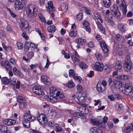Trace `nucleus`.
<instances>
[{
    "instance_id": "obj_12",
    "label": "nucleus",
    "mask_w": 133,
    "mask_h": 133,
    "mask_svg": "<svg viewBox=\"0 0 133 133\" xmlns=\"http://www.w3.org/2000/svg\"><path fill=\"white\" fill-rule=\"evenodd\" d=\"M100 45L104 53H107L108 49L107 48V45L105 42L103 41H101L100 42Z\"/></svg>"
},
{
    "instance_id": "obj_14",
    "label": "nucleus",
    "mask_w": 133,
    "mask_h": 133,
    "mask_svg": "<svg viewBox=\"0 0 133 133\" xmlns=\"http://www.w3.org/2000/svg\"><path fill=\"white\" fill-rule=\"evenodd\" d=\"M122 2V4H121V6L122 8V9L123 12V14L124 15H126L127 10V5L125 3L124 0H121Z\"/></svg>"
},
{
    "instance_id": "obj_33",
    "label": "nucleus",
    "mask_w": 133,
    "mask_h": 133,
    "mask_svg": "<svg viewBox=\"0 0 133 133\" xmlns=\"http://www.w3.org/2000/svg\"><path fill=\"white\" fill-rule=\"evenodd\" d=\"M31 122L30 120H24L23 123L24 126L26 128H29L30 126V123Z\"/></svg>"
},
{
    "instance_id": "obj_16",
    "label": "nucleus",
    "mask_w": 133,
    "mask_h": 133,
    "mask_svg": "<svg viewBox=\"0 0 133 133\" xmlns=\"http://www.w3.org/2000/svg\"><path fill=\"white\" fill-rule=\"evenodd\" d=\"M41 81L45 84L49 85L50 84V81H49V79L48 77L45 75H43L41 76Z\"/></svg>"
},
{
    "instance_id": "obj_62",
    "label": "nucleus",
    "mask_w": 133,
    "mask_h": 133,
    "mask_svg": "<svg viewBox=\"0 0 133 133\" xmlns=\"http://www.w3.org/2000/svg\"><path fill=\"white\" fill-rule=\"evenodd\" d=\"M22 36L26 39H28V35L26 34L25 32H23L22 34Z\"/></svg>"
},
{
    "instance_id": "obj_36",
    "label": "nucleus",
    "mask_w": 133,
    "mask_h": 133,
    "mask_svg": "<svg viewBox=\"0 0 133 133\" xmlns=\"http://www.w3.org/2000/svg\"><path fill=\"white\" fill-rule=\"evenodd\" d=\"M61 7L62 10L64 12H66L67 11L68 7L67 5L65 3H62L61 5Z\"/></svg>"
},
{
    "instance_id": "obj_48",
    "label": "nucleus",
    "mask_w": 133,
    "mask_h": 133,
    "mask_svg": "<svg viewBox=\"0 0 133 133\" xmlns=\"http://www.w3.org/2000/svg\"><path fill=\"white\" fill-rule=\"evenodd\" d=\"M77 35V33L74 31H71L69 33V36L71 37L75 36Z\"/></svg>"
},
{
    "instance_id": "obj_26",
    "label": "nucleus",
    "mask_w": 133,
    "mask_h": 133,
    "mask_svg": "<svg viewBox=\"0 0 133 133\" xmlns=\"http://www.w3.org/2000/svg\"><path fill=\"white\" fill-rule=\"evenodd\" d=\"M49 91L51 96H55L58 91L56 90L55 87H51Z\"/></svg>"
},
{
    "instance_id": "obj_49",
    "label": "nucleus",
    "mask_w": 133,
    "mask_h": 133,
    "mask_svg": "<svg viewBox=\"0 0 133 133\" xmlns=\"http://www.w3.org/2000/svg\"><path fill=\"white\" fill-rule=\"evenodd\" d=\"M97 128L96 127H93L90 129V133H96Z\"/></svg>"
},
{
    "instance_id": "obj_11",
    "label": "nucleus",
    "mask_w": 133,
    "mask_h": 133,
    "mask_svg": "<svg viewBox=\"0 0 133 133\" xmlns=\"http://www.w3.org/2000/svg\"><path fill=\"white\" fill-rule=\"evenodd\" d=\"M35 46L34 43L31 42H26L24 45V50L26 52H28L29 48L31 47L32 49Z\"/></svg>"
},
{
    "instance_id": "obj_63",
    "label": "nucleus",
    "mask_w": 133,
    "mask_h": 133,
    "mask_svg": "<svg viewBox=\"0 0 133 133\" xmlns=\"http://www.w3.org/2000/svg\"><path fill=\"white\" fill-rule=\"evenodd\" d=\"M94 45V43L93 42H90L88 44V46L91 48L93 47Z\"/></svg>"
},
{
    "instance_id": "obj_1",
    "label": "nucleus",
    "mask_w": 133,
    "mask_h": 133,
    "mask_svg": "<svg viewBox=\"0 0 133 133\" xmlns=\"http://www.w3.org/2000/svg\"><path fill=\"white\" fill-rule=\"evenodd\" d=\"M38 8L34 4H30L28 5L26 8V14L29 17L33 18L37 15Z\"/></svg>"
},
{
    "instance_id": "obj_17",
    "label": "nucleus",
    "mask_w": 133,
    "mask_h": 133,
    "mask_svg": "<svg viewBox=\"0 0 133 133\" xmlns=\"http://www.w3.org/2000/svg\"><path fill=\"white\" fill-rule=\"evenodd\" d=\"M42 119V120L41 122V124L44 126L46 125L48 122V119L47 117L44 115H42L40 117Z\"/></svg>"
},
{
    "instance_id": "obj_64",
    "label": "nucleus",
    "mask_w": 133,
    "mask_h": 133,
    "mask_svg": "<svg viewBox=\"0 0 133 133\" xmlns=\"http://www.w3.org/2000/svg\"><path fill=\"white\" fill-rule=\"evenodd\" d=\"M77 89L78 91H80L82 90V87L81 85H78L77 86Z\"/></svg>"
},
{
    "instance_id": "obj_30",
    "label": "nucleus",
    "mask_w": 133,
    "mask_h": 133,
    "mask_svg": "<svg viewBox=\"0 0 133 133\" xmlns=\"http://www.w3.org/2000/svg\"><path fill=\"white\" fill-rule=\"evenodd\" d=\"M1 80L3 83L5 85L8 84L9 83V79L6 77H2Z\"/></svg>"
},
{
    "instance_id": "obj_20",
    "label": "nucleus",
    "mask_w": 133,
    "mask_h": 133,
    "mask_svg": "<svg viewBox=\"0 0 133 133\" xmlns=\"http://www.w3.org/2000/svg\"><path fill=\"white\" fill-rule=\"evenodd\" d=\"M48 9V11L50 12L54 10V7L53 6V3L51 1L48 2V6H46Z\"/></svg>"
},
{
    "instance_id": "obj_21",
    "label": "nucleus",
    "mask_w": 133,
    "mask_h": 133,
    "mask_svg": "<svg viewBox=\"0 0 133 133\" xmlns=\"http://www.w3.org/2000/svg\"><path fill=\"white\" fill-rule=\"evenodd\" d=\"M28 26V22L27 21L22 20L19 24V26L21 29L26 27L27 28Z\"/></svg>"
},
{
    "instance_id": "obj_4",
    "label": "nucleus",
    "mask_w": 133,
    "mask_h": 133,
    "mask_svg": "<svg viewBox=\"0 0 133 133\" xmlns=\"http://www.w3.org/2000/svg\"><path fill=\"white\" fill-rule=\"evenodd\" d=\"M124 92L123 91L124 94L126 95H131L133 93V87L130 84L126 83L125 85Z\"/></svg>"
},
{
    "instance_id": "obj_31",
    "label": "nucleus",
    "mask_w": 133,
    "mask_h": 133,
    "mask_svg": "<svg viewBox=\"0 0 133 133\" xmlns=\"http://www.w3.org/2000/svg\"><path fill=\"white\" fill-rule=\"evenodd\" d=\"M66 86L69 88H72L75 87V84L73 81L71 80L67 83Z\"/></svg>"
},
{
    "instance_id": "obj_28",
    "label": "nucleus",
    "mask_w": 133,
    "mask_h": 133,
    "mask_svg": "<svg viewBox=\"0 0 133 133\" xmlns=\"http://www.w3.org/2000/svg\"><path fill=\"white\" fill-rule=\"evenodd\" d=\"M115 81V82H113L114 85L116 88L118 89H120L122 87V84L120 82Z\"/></svg>"
},
{
    "instance_id": "obj_39",
    "label": "nucleus",
    "mask_w": 133,
    "mask_h": 133,
    "mask_svg": "<svg viewBox=\"0 0 133 133\" xmlns=\"http://www.w3.org/2000/svg\"><path fill=\"white\" fill-rule=\"evenodd\" d=\"M124 130L125 132L128 133L130 132L132 130V129L131 126H129L126 127Z\"/></svg>"
},
{
    "instance_id": "obj_41",
    "label": "nucleus",
    "mask_w": 133,
    "mask_h": 133,
    "mask_svg": "<svg viewBox=\"0 0 133 133\" xmlns=\"http://www.w3.org/2000/svg\"><path fill=\"white\" fill-rule=\"evenodd\" d=\"M10 83L12 85H15L16 82L14 78H10L9 79Z\"/></svg>"
},
{
    "instance_id": "obj_60",
    "label": "nucleus",
    "mask_w": 133,
    "mask_h": 133,
    "mask_svg": "<svg viewBox=\"0 0 133 133\" xmlns=\"http://www.w3.org/2000/svg\"><path fill=\"white\" fill-rule=\"evenodd\" d=\"M113 82H115V81H113L112 79L111 78H109L108 79V82L109 83V85H110L111 84L114 85Z\"/></svg>"
},
{
    "instance_id": "obj_57",
    "label": "nucleus",
    "mask_w": 133,
    "mask_h": 133,
    "mask_svg": "<svg viewBox=\"0 0 133 133\" xmlns=\"http://www.w3.org/2000/svg\"><path fill=\"white\" fill-rule=\"evenodd\" d=\"M110 72V69L109 68L107 67L104 70V73L105 74H107L109 73Z\"/></svg>"
},
{
    "instance_id": "obj_19",
    "label": "nucleus",
    "mask_w": 133,
    "mask_h": 133,
    "mask_svg": "<svg viewBox=\"0 0 133 133\" xmlns=\"http://www.w3.org/2000/svg\"><path fill=\"white\" fill-rule=\"evenodd\" d=\"M45 98L49 102L53 103L56 101V100L54 96H45Z\"/></svg>"
},
{
    "instance_id": "obj_6",
    "label": "nucleus",
    "mask_w": 133,
    "mask_h": 133,
    "mask_svg": "<svg viewBox=\"0 0 133 133\" xmlns=\"http://www.w3.org/2000/svg\"><path fill=\"white\" fill-rule=\"evenodd\" d=\"M79 95L77 96L76 97L78 101L77 103L79 104L82 105L81 103L87 99V96L85 93L82 92L79 93Z\"/></svg>"
},
{
    "instance_id": "obj_53",
    "label": "nucleus",
    "mask_w": 133,
    "mask_h": 133,
    "mask_svg": "<svg viewBox=\"0 0 133 133\" xmlns=\"http://www.w3.org/2000/svg\"><path fill=\"white\" fill-rule=\"evenodd\" d=\"M81 108H82L83 109H84V110H85L84 112H83L84 115H86L89 112V109L88 108H86L85 107H81Z\"/></svg>"
},
{
    "instance_id": "obj_10",
    "label": "nucleus",
    "mask_w": 133,
    "mask_h": 133,
    "mask_svg": "<svg viewBox=\"0 0 133 133\" xmlns=\"http://www.w3.org/2000/svg\"><path fill=\"white\" fill-rule=\"evenodd\" d=\"M71 56L74 63H75V62H78L79 61V57L76 51H75L74 52L72 53L71 54Z\"/></svg>"
},
{
    "instance_id": "obj_25",
    "label": "nucleus",
    "mask_w": 133,
    "mask_h": 133,
    "mask_svg": "<svg viewBox=\"0 0 133 133\" xmlns=\"http://www.w3.org/2000/svg\"><path fill=\"white\" fill-rule=\"evenodd\" d=\"M13 71L14 74L16 75L21 76L22 75V73L18 70L15 67H14L13 68Z\"/></svg>"
},
{
    "instance_id": "obj_13",
    "label": "nucleus",
    "mask_w": 133,
    "mask_h": 133,
    "mask_svg": "<svg viewBox=\"0 0 133 133\" xmlns=\"http://www.w3.org/2000/svg\"><path fill=\"white\" fill-rule=\"evenodd\" d=\"M16 122L15 120L11 119H6L3 121V123L7 125H13L15 124Z\"/></svg>"
},
{
    "instance_id": "obj_40",
    "label": "nucleus",
    "mask_w": 133,
    "mask_h": 133,
    "mask_svg": "<svg viewBox=\"0 0 133 133\" xmlns=\"http://www.w3.org/2000/svg\"><path fill=\"white\" fill-rule=\"evenodd\" d=\"M83 18V14L81 13H79L76 15V19L78 21H80Z\"/></svg>"
},
{
    "instance_id": "obj_15",
    "label": "nucleus",
    "mask_w": 133,
    "mask_h": 133,
    "mask_svg": "<svg viewBox=\"0 0 133 133\" xmlns=\"http://www.w3.org/2000/svg\"><path fill=\"white\" fill-rule=\"evenodd\" d=\"M82 24L84 27H85V29L86 31L90 32L91 29L89 27L90 24L88 21L86 20H84L82 23Z\"/></svg>"
},
{
    "instance_id": "obj_38",
    "label": "nucleus",
    "mask_w": 133,
    "mask_h": 133,
    "mask_svg": "<svg viewBox=\"0 0 133 133\" xmlns=\"http://www.w3.org/2000/svg\"><path fill=\"white\" fill-rule=\"evenodd\" d=\"M79 66L81 68L83 69H86L87 67V66L83 62H80L79 64Z\"/></svg>"
},
{
    "instance_id": "obj_59",
    "label": "nucleus",
    "mask_w": 133,
    "mask_h": 133,
    "mask_svg": "<svg viewBox=\"0 0 133 133\" xmlns=\"http://www.w3.org/2000/svg\"><path fill=\"white\" fill-rule=\"evenodd\" d=\"M107 124L108 127L110 128H112L113 127V124L111 122H108Z\"/></svg>"
},
{
    "instance_id": "obj_34",
    "label": "nucleus",
    "mask_w": 133,
    "mask_h": 133,
    "mask_svg": "<svg viewBox=\"0 0 133 133\" xmlns=\"http://www.w3.org/2000/svg\"><path fill=\"white\" fill-rule=\"evenodd\" d=\"M122 67L121 64L118 62L116 63L114 68L117 70H121Z\"/></svg>"
},
{
    "instance_id": "obj_45",
    "label": "nucleus",
    "mask_w": 133,
    "mask_h": 133,
    "mask_svg": "<svg viewBox=\"0 0 133 133\" xmlns=\"http://www.w3.org/2000/svg\"><path fill=\"white\" fill-rule=\"evenodd\" d=\"M115 98L117 99H121L122 96L121 95L117 93H115Z\"/></svg>"
},
{
    "instance_id": "obj_47",
    "label": "nucleus",
    "mask_w": 133,
    "mask_h": 133,
    "mask_svg": "<svg viewBox=\"0 0 133 133\" xmlns=\"http://www.w3.org/2000/svg\"><path fill=\"white\" fill-rule=\"evenodd\" d=\"M16 45L18 48L19 49H22L23 48V45L22 43L20 42H17L16 43Z\"/></svg>"
},
{
    "instance_id": "obj_44",
    "label": "nucleus",
    "mask_w": 133,
    "mask_h": 133,
    "mask_svg": "<svg viewBox=\"0 0 133 133\" xmlns=\"http://www.w3.org/2000/svg\"><path fill=\"white\" fill-rule=\"evenodd\" d=\"M122 36L119 34H117L115 36L116 39L119 42L121 41V40L122 39Z\"/></svg>"
},
{
    "instance_id": "obj_54",
    "label": "nucleus",
    "mask_w": 133,
    "mask_h": 133,
    "mask_svg": "<svg viewBox=\"0 0 133 133\" xmlns=\"http://www.w3.org/2000/svg\"><path fill=\"white\" fill-rule=\"evenodd\" d=\"M121 80H125L128 79V76L127 75H121Z\"/></svg>"
},
{
    "instance_id": "obj_5",
    "label": "nucleus",
    "mask_w": 133,
    "mask_h": 133,
    "mask_svg": "<svg viewBox=\"0 0 133 133\" xmlns=\"http://www.w3.org/2000/svg\"><path fill=\"white\" fill-rule=\"evenodd\" d=\"M111 14L113 16H115L117 18H119L121 16V13L119 11L118 8H115V5H114L110 9Z\"/></svg>"
},
{
    "instance_id": "obj_23",
    "label": "nucleus",
    "mask_w": 133,
    "mask_h": 133,
    "mask_svg": "<svg viewBox=\"0 0 133 133\" xmlns=\"http://www.w3.org/2000/svg\"><path fill=\"white\" fill-rule=\"evenodd\" d=\"M91 122L93 125L96 126L99 128H101L102 127V123L100 122H99L96 121L93 119H91Z\"/></svg>"
},
{
    "instance_id": "obj_24",
    "label": "nucleus",
    "mask_w": 133,
    "mask_h": 133,
    "mask_svg": "<svg viewBox=\"0 0 133 133\" xmlns=\"http://www.w3.org/2000/svg\"><path fill=\"white\" fill-rule=\"evenodd\" d=\"M4 64L7 70H12V67L8 61H5L4 62Z\"/></svg>"
},
{
    "instance_id": "obj_37",
    "label": "nucleus",
    "mask_w": 133,
    "mask_h": 133,
    "mask_svg": "<svg viewBox=\"0 0 133 133\" xmlns=\"http://www.w3.org/2000/svg\"><path fill=\"white\" fill-rule=\"evenodd\" d=\"M7 130V127L5 126L0 125L1 133H4Z\"/></svg>"
},
{
    "instance_id": "obj_8",
    "label": "nucleus",
    "mask_w": 133,
    "mask_h": 133,
    "mask_svg": "<svg viewBox=\"0 0 133 133\" xmlns=\"http://www.w3.org/2000/svg\"><path fill=\"white\" fill-rule=\"evenodd\" d=\"M32 90L33 92L38 95H42L44 94L43 91L41 90L40 87L38 86L34 87Z\"/></svg>"
},
{
    "instance_id": "obj_52",
    "label": "nucleus",
    "mask_w": 133,
    "mask_h": 133,
    "mask_svg": "<svg viewBox=\"0 0 133 133\" xmlns=\"http://www.w3.org/2000/svg\"><path fill=\"white\" fill-rule=\"evenodd\" d=\"M34 54L32 52L28 53L27 54V57L29 58H31L34 56Z\"/></svg>"
},
{
    "instance_id": "obj_51",
    "label": "nucleus",
    "mask_w": 133,
    "mask_h": 133,
    "mask_svg": "<svg viewBox=\"0 0 133 133\" xmlns=\"http://www.w3.org/2000/svg\"><path fill=\"white\" fill-rule=\"evenodd\" d=\"M85 12L87 14L89 15L91 14L90 10L88 8L86 7L84 8Z\"/></svg>"
},
{
    "instance_id": "obj_27",
    "label": "nucleus",
    "mask_w": 133,
    "mask_h": 133,
    "mask_svg": "<svg viewBox=\"0 0 133 133\" xmlns=\"http://www.w3.org/2000/svg\"><path fill=\"white\" fill-rule=\"evenodd\" d=\"M110 0H103V3L104 6L107 8L110 7Z\"/></svg>"
},
{
    "instance_id": "obj_29",
    "label": "nucleus",
    "mask_w": 133,
    "mask_h": 133,
    "mask_svg": "<svg viewBox=\"0 0 133 133\" xmlns=\"http://www.w3.org/2000/svg\"><path fill=\"white\" fill-rule=\"evenodd\" d=\"M76 41L77 43L82 45H83L85 44L86 42V41L85 39L80 38L76 39Z\"/></svg>"
},
{
    "instance_id": "obj_9",
    "label": "nucleus",
    "mask_w": 133,
    "mask_h": 133,
    "mask_svg": "<svg viewBox=\"0 0 133 133\" xmlns=\"http://www.w3.org/2000/svg\"><path fill=\"white\" fill-rule=\"evenodd\" d=\"M23 117L24 120H30L31 122L34 121L36 119L35 117L32 116L31 115L30 113H26L24 114Z\"/></svg>"
},
{
    "instance_id": "obj_22",
    "label": "nucleus",
    "mask_w": 133,
    "mask_h": 133,
    "mask_svg": "<svg viewBox=\"0 0 133 133\" xmlns=\"http://www.w3.org/2000/svg\"><path fill=\"white\" fill-rule=\"evenodd\" d=\"M55 96L56 100V101L58 99H63L64 97V94L59 91H58L57 93L56 94Z\"/></svg>"
},
{
    "instance_id": "obj_58",
    "label": "nucleus",
    "mask_w": 133,
    "mask_h": 133,
    "mask_svg": "<svg viewBox=\"0 0 133 133\" xmlns=\"http://www.w3.org/2000/svg\"><path fill=\"white\" fill-rule=\"evenodd\" d=\"M22 68L25 72H27L28 71L29 68L26 66H22Z\"/></svg>"
},
{
    "instance_id": "obj_32",
    "label": "nucleus",
    "mask_w": 133,
    "mask_h": 133,
    "mask_svg": "<svg viewBox=\"0 0 133 133\" xmlns=\"http://www.w3.org/2000/svg\"><path fill=\"white\" fill-rule=\"evenodd\" d=\"M55 30V27L54 25H50L48 28V32L52 33L54 32Z\"/></svg>"
},
{
    "instance_id": "obj_46",
    "label": "nucleus",
    "mask_w": 133,
    "mask_h": 133,
    "mask_svg": "<svg viewBox=\"0 0 133 133\" xmlns=\"http://www.w3.org/2000/svg\"><path fill=\"white\" fill-rule=\"evenodd\" d=\"M69 74L70 77L73 76L75 75V72L74 70L70 69L69 70Z\"/></svg>"
},
{
    "instance_id": "obj_42",
    "label": "nucleus",
    "mask_w": 133,
    "mask_h": 133,
    "mask_svg": "<svg viewBox=\"0 0 133 133\" xmlns=\"http://www.w3.org/2000/svg\"><path fill=\"white\" fill-rule=\"evenodd\" d=\"M118 28L119 30L122 32H123L124 31V27L123 24H119L118 25Z\"/></svg>"
},
{
    "instance_id": "obj_56",
    "label": "nucleus",
    "mask_w": 133,
    "mask_h": 133,
    "mask_svg": "<svg viewBox=\"0 0 133 133\" xmlns=\"http://www.w3.org/2000/svg\"><path fill=\"white\" fill-rule=\"evenodd\" d=\"M7 30L9 32H12L13 31L12 28L9 25H8L6 27Z\"/></svg>"
},
{
    "instance_id": "obj_55",
    "label": "nucleus",
    "mask_w": 133,
    "mask_h": 133,
    "mask_svg": "<svg viewBox=\"0 0 133 133\" xmlns=\"http://www.w3.org/2000/svg\"><path fill=\"white\" fill-rule=\"evenodd\" d=\"M5 37V35L2 30H0V38L2 39Z\"/></svg>"
},
{
    "instance_id": "obj_18",
    "label": "nucleus",
    "mask_w": 133,
    "mask_h": 133,
    "mask_svg": "<svg viewBox=\"0 0 133 133\" xmlns=\"http://www.w3.org/2000/svg\"><path fill=\"white\" fill-rule=\"evenodd\" d=\"M103 86L101 83H97L96 85V89L98 92H101L104 91L105 87Z\"/></svg>"
},
{
    "instance_id": "obj_2",
    "label": "nucleus",
    "mask_w": 133,
    "mask_h": 133,
    "mask_svg": "<svg viewBox=\"0 0 133 133\" xmlns=\"http://www.w3.org/2000/svg\"><path fill=\"white\" fill-rule=\"evenodd\" d=\"M125 69L127 71H129L130 70L132 66V63L131 61L130 56H126V59L124 63Z\"/></svg>"
},
{
    "instance_id": "obj_50",
    "label": "nucleus",
    "mask_w": 133,
    "mask_h": 133,
    "mask_svg": "<svg viewBox=\"0 0 133 133\" xmlns=\"http://www.w3.org/2000/svg\"><path fill=\"white\" fill-rule=\"evenodd\" d=\"M62 128L61 127L58 126L56 127L55 130L56 132H59L62 131Z\"/></svg>"
},
{
    "instance_id": "obj_7",
    "label": "nucleus",
    "mask_w": 133,
    "mask_h": 133,
    "mask_svg": "<svg viewBox=\"0 0 133 133\" xmlns=\"http://www.w3.org/2000/svg\"><path fill=\"white\" fill-rule=\"evenodd\" d=\"M104 65L102 63L96 62L94 65L93 69L97 71H102L103 70Z\"/></svg>"
},
{
    "instance_id": "obj_3",
    "label": "nucleus",
    "mask_w": 133,
    "mask_h": 133,
    "mask_svg": "<svg viewBox=\"0 0 133 133\" xmlns=\"http://www.w3.org/2000/svg\"><path fill=\"white\" fill-rule=\"evenodd\" d=\"M25 0H16L14 2L15 9L17 10H19L23 9L24 4Z\"/></svg>"
},
{
    "instance_id": "obj_35",
    "label": "nucleus",
    "mask_w": 133,
    "mask_h": 133,
    "mask_svg": "<svg viewBox=\"0 0 133 133\" xmlns=\"http://www.w3.org/2000/svg\"><path fill=\"white\" fill-rule=\"evenodd\" d=\"M97 26L98 28L99 29L101 32L104 33L105 31L104 28L102 26L100 23L99 22L97 23Z\"/></svg>"
},
{
    "instance_id": "obj_61",
    "label": "nucleus",
    "mask_w": 133,
    "mask_h": 133,
    "mask_svg": "<svg viewBox=\"0 0 133 133\" xmlns=\"http://www.w3.org/2000/svg\"><path fill=\"white\" fill-rule=\"evenodd\" d=\"M108 98L112 101H114L115 100V98H114V96L112 95L108 96Z\"/></svg>"
},
{
    "instance_id": "obj_43",
    "label": "nucleus",
    "mask_w": 133,
    "mask_h": 133,
    "mask_svg": "<svg viewBox=\"0 0 133 133\" xmlns=\"http://www.w3.org/2000/svg\"><path fill=\"white\" fill-rule=\"evenodd\" d=\"M80 115H81L80 112H75L73 114V117H74L77 118H79Z\"/></svg>"
}]
</instances>
